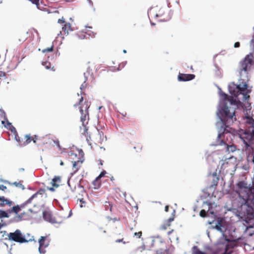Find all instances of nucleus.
Segmentation results:
<instances>
[{
    "label": "nucleus",
    "instance_id": "obj_1",
    "mask_svg": "<svg viewBox=\"0 0 254 254\" xmlns=\"http://www.w3.org/2000/svg\"><path fill=\"white\" fill-rule=\"evenodd\" d=\"M254 66L253 53H250L239 63L238 66L240 76L239 83L235 84L234 82H232L228 86L229 92L233 96L229 100L230 104L235 106V109L242 108L244 111L246 112L247 119L249 117L248 112H250L251 110V104L249 102L244 104L239 100L238 96L240 94L243 96V101H247L250 99V96L249 94L252 92V86H249L248 82L250 78V72Z\"/></svg>",
    "mask_w": 254,
    "mask_h": 254
},
{
    "label": "nucleus",
    "instance_id": "obj_2",
    "mask_svg": "<svg viewBox=\"0 0 254 254\" xmlns=\"http://www.w3.org/2000/svg\"><path fill=\"white\" fill-rule=\"evenodd\" d=\"M218 89V93L221 96L220 99L219 104L217 107V111L216 112L217 117L218 121L216 123V126L218 127H222V126L224 125V121L227 120L228 123H233L234 121H236V115L235 113V109H231L227 106V102H229V100L233 96L230 94L229 96L227 94L224 92L221 88L217 86ZM226 129L222 128L220 129L219 131L221 134L223 131H224Z\"/></svg>",
    "mask_w": 254,
    "mask_h": 254
},
{
    "label": "nucleus",
    "instance_id": "obj_3",
    "mask_svg": "<svg viewBox=\"0 0 254 254\" xmlns=\"http://www.w3.org/2000/svg\"><path fill=\"white\" fill-rule=\"evenodd\" d=\"M234 190L243 200L241 202V211L233 209V211L236 216L242 218L245 215V211L248 209L249 202L252 198L251 195L254 193V187H252L250 184L248 185L244 181H240L236 183Z\"/></svg>",
    "mask_w": 254,
    "mask_h": 254
},
{
    "label": "nucleus",
    "instance_id": "obj_4",
    "mask_svg": "<svg viewBox=\"0 0 254 254\" xmlns=\"http://www.w3.org/2000/svg\"><path fill=\"white\" fill-rule=\"evenodd\" d=\"M248 119L251 127L244 131L245 136L241 138L246 147L248 161H251L254 164V119L250 116Z\"/></svg>",
    "mask_w": 254,
    "mask_h": 254
},
{
    "label": "nucleus",
    "instance_id": "obj_5",
    "mask_svg": "<svg viewBox=\"0 0 254 254\" xmlns=\"http://www.w3.org/2000/svg\"><path fill=\"white\" fill-rule=\"evenodd\" d=\"M224 125L222 126V128L226 129L224 131H223V132L221 133L219 131H220V129H221V127L216 126L218 130V136L217 139L215 143H212L211 145L212 146H223L224 148L226 150V151L228 153L233 152L236 150V146L235 145H229L227 144L224 141L225 135L228 133H232L233 131H234V129L230 127V126L232 123H227V120L224 121Z\"/></svg>",
    "mask_w": 254,
    "mask_h": 254
},
{
    "label": "nucleus",
    "instance_id": "obj_6",
    "mask_svg": "<svg viewBox=\"0 0 254 254\" xmlns=\"http://www.w3.org/2000/svg\"><path fill=\"white\" fill-rule=\"evenodd\" d=\"M8 238H5L4 239H8L10 241H14L20 244L31 242L34 241V237L32 236L31 238L29 240H26L24 235L22 234L21 231L17 229L14 232H10L7 234Z\"/></svg>",
    "mask_w": 254,
    "mask_h": 254
},
{
    "label": "nucleus",
    "instance_id": "obj_7",
    "mask_svg": "<svg viewBox=\"0 0 254 254\" xmlns=\"http://www.w3.org/2000/svg\"><path fill=\"white\" fill-rule=\"evenodd\" d=\"M228 244L221 241L219 239L215 246H206L204 249L208 251L210 254H226V249Z\"/></svg>",
    "mask_w": 254,
    "mask_h": 254
},
{
    "label": "nucleus",
    "instance_id": "obj_8",
    "mask_svg": "<svg viewBox=\"0 0 254 254\" xmlns=\"http://www.w3.org/2000/svg\"><path fill=\"white\" fill-rule=\"evenodd\" d=\"M208 224L209 225L214 224V228L215 229L222 234V237L220 239L221 240L222 242L228 244L229 239L227 236L224 234V232L226 231V229L225 226L223 225V222L221 219L220 218H218L216 220L208 221Z\"/></svg>",
    "mask_w": 254,
    "mask_h": 254
},
{
    "label": "nucleus",
    "instance_id": "obj_9",
    "mask_svg": "<svg viewBox=\"0 0 254 254\" xmlns=\"http://www.w3.org/2000/svg\"><path fill=\"white\" fill-rule=\"evenodd\" d=\"M47 237L46 236H41L39 240V247L38 248L39 252L40 254H45L46 253V251L43 249L42 248H47L49 246V243H45L44 242L46 240Z\"/></svg>",
    "mask_w": 254,
    "mask_h": 254
},
{
    "label": "nucleus",
    "instance_id": "obj_10",
    "mask_svg": "<svg viewBox=\"0 0 254 254\" xmlns=\"http://www.w3.org/2000/svg\"><path fill=\"white\" fill-rule=\"evenodd\" d=\"M43 218L44 220L52 224L57 223L55 218L53 217L52 213L48 211L44 210L43 211Z\"/></svg>",
    "mask_w": 254,
    "mask_h": 254
},
{
    "label": "nucleus",
    "instance_id": "obj_11",
    "mask_svg": "<svg viewBox=\"0 0 254 254\" xmlns=\"http://www.w3.org/2000/svg\"><path fill=\"white\" fill-rule=\"evenodd\" d=\"M195 75L193 74L179 73L178 76V79L179 81H188L193 79Z\"/></svg>",
    "mask_w": 254,
    "mask_h": 254
},
{
    "label": "nucleus",
    "instance_id": "obj_12",
    "mask_svg": "<svg viewBox=\"0 0 254 254\" xmlns=\"http://www.w3.org/2000/svg\"><path fill=\"white\" fill-rule=\"evenodd\" d=\"M25 213H17L15 216L11 218L8 220V223H18L22 221Z\"/></svg>",
    "mask_w": 254,
    "mask_h": 254
},
{
    "label": "nucleus",
    "instance_id": "obj_13",
    "mask_svg": "<svg viewBox=\"0 0 254 254\" xmlns=\"http://www.w3.org/2000/svg\"><path fill=\"white\" fill-rule=\"evenodd\" d=\"M61 182V178L60 176H55L52 180L51 182L53 187L58 188L59 186L58 183Z\"/></svg>",
    "mask_w": 254,
    "mask_h": 254
},
{
    "label": "nucleus",
    "instance_id": "obj_14",
    "mask_svg": "<svg viewBox=\"0 0 254 254\" xmlns=\"http://www.w3.org/2000/svg\"><path fill=\"white\" fill-rule=\"evenodd\" d=\"M0 201H2V202L0 203V205L2 207H3L5 204L11 206L13 203L11 200L5 198L3 196H0Z\"/></svg>",
    "mask_w": 254,
    "mask_h": 254
},
{
    "label": "nucleus",
    "instance_id": "obj_15",
    "mask_svg": "<svg viewBox=\"0 0 254 254\" xmlns=\"http://www.w3.org/2000/svg\"><path fill=\"white\" fill-rule=\"evenodd\" d=\"M80 112L81 113L80 121L82 122L83 127L85 126V121L86 120V116L88 117V113L87 112L86 114H84L83 110L82 107L80 108Z\"/></svg>",
    "mask_w": 254,
    "mask_h": 254
},
{
    "label": "nucleus",
    "instance_id": "obj_16",
    "mask_svg": "<svg viewBox=\"0 0 254 254\" xmlns=\"http://www.w3.org/2000/svg\"><path fill=\"white\" fill-rule=\"evenodd\" d=\"M9 214L14 213L15 214H17V213L20 211V209L19 207V205L17 204L16 205L13 206L12 207L7 209Z\"/></svg>",
    "mask_w": 254,
    "mask_h": 254
},
{
    "label": "nucleus",
    "instance_id": "obj_17",
    "mask_svg": "<svg viewBox=\"0 0 254 254\" xmlns=\"http://www.w3.org/2000/svg\"><path fill=\"white\" fill-rule=\"evenodd\" d=\"M62 30L64 31L65 34H66V35L68 34V30L73 31V29L71 27V25L69 23H65L62 27Z\"/></svg>",
    "mask_w": 254,
    "mask_h": 254
},
{
    "label": "nucleus",
    "instance_id": "obj_18",
    "mask_svg": "<svg viewBox=\"0 0 254 254\" xmlns=\"http://www.w3.org/2000/svg\"><path fill=\"white\" fill-rule=\"evenodd\" d=\"M9 216L10 215L8 210H4L2 209H0V219L9 218Z\"/></svg>",
    "mask_w": 254,
    "mask_h": 254
},
{
    "label": "nucleus",
    "instance_id": "obj_19",
    "mask_svg": "<svg viewBox=\"0 0 254 254\" xmlns=\"http://www.w3.org/2000/svg\"><path fill=\"white\" fill-rule=\"evenodd\" d=\"M1 124L4 126L5 127H6L7 129H8L9 130H10L11 131V132L12 133H13L14 134L17 133L16 128L13 126H11L10 127H8L7 126H5V122L4 121H2Z\"/></svg>",
    "mask_w": 254,
    "mask_h": 254
},
{
    "label": "nucleus",
    "instance_id": "obj_20",
    "mask_svg": "<svg viewBox=\"0 0 254 254\" xmlns=\"http://www.w3.org/2000/svg\"><path fill=\"white\" fill-rule=\"evenodd\" d=\"M9 184H10L11 185H14L16 187L21 188L22 190H24L25 189V187L20 182H14L12 183H9Z\"/></svg>",
    "mask_w": 254,
    "mask_h": 254
},
{
    "label": "nucleus",
    "instance_id": "obj_21",
    "mask_svg": "<svg viewBox=\"0 0 254 254\" xmlns=\"http://www.w3.org/2000/svg\"><path fill=\"white\" fill-rule=\"evenodd\" d=\"M91 70L90 69V67H88L86 72L84 73V81L83 82L84 83H86V81L88 80V75H87V74H89L90 73Z\"/></svg>",
    "mask_w": 254,
    "mask_h": 254
},
{
    "label": "nucleus",
    "instance_id": "obj_22",
    "mask_svg": "<svg viewBox=\"0 0 254 254\" xmlns=\"http://www.w3.org/2000/svg\"><path fill=\"white\" fill-rule=\"evenodd\" d=\"M83 161H84V159H82V160H81V159H80V160H78L77 162L74 161V162L73 163L72 167H73V168H76V171L74 172V173H75V172H76L78 170V169H79V168L77 167V163H79V162H80V163H82L83 162Z\"/></svg>",
    "mask_w": 254,
    "mask_h": 254
},
{
    "label": "nucleus",
    "instance_id": "obj_23",
    "mask_svg": "<svg viewBox=\"0 0 254 254\" xmlns=\"http://www.w3.org/2000/svg\"><path fill=\"white\" fill-rule=\"evenodd\" d=\"M250 46L251 49L253 50L252 53L254 54V34L253 36V38L250 41Z\"/></svg>",
    "mask_w": 254,
    "mask_h": 254
},
{
    "label": "nucleus",
    "instance_id": "obj_24",
    "mask_svg": "<svg viewBox=\"0 0 254 254\" xmlns=\"http://www.w3.org/2000/svg\"><path fill=\"white\" fill-rule=\"evenodd\" d=\"M0 116L1 118H3L4 120H7V118L5 112L2 109H0Z\"/></svg>",
    "mask_w": 254,
    "mask_h": 254
},
{
    "label": "nucleus",
    "instance_id": "obj_25",
    "mask_svg": "<svg viewBox=\"0 0 254 254\" xmlns=\"http://www.w3.org/2000/svg\"><path fill=\"white\" fill-rule=\"evenodd\" d=\"M42 65H43V66H44L46 67V69H50V67H51V63H50V62H47V61L44 62H42Z\"/></svg>",
    "mask_w": 254,
    "mask_h": 254
},
{
    "label": "nucleus",
    "instance_id": "obj_26",
    "mask_svg": "<svg viewBox=\"0 0 254 254\" xmlns=\"http://www.w3.org/2000/svg\"><path fill=\"white\" fill-rule=\"evenodd\" d=\"M11 223H8V221L7 222H3L2 220H1V222H0V229H1L2 227H5L7 225L10 224Z\"/></svg>",
    "mask_w": 254,
    "mask_h": 254
},
{
    "label": "nucleus",
    "instance_id": "obj_27",
    "mask_svg": "<svg viewBox=\"0 0 254 254\" xmlns=\"http://www.w3.org/2000/svg\"><path fill=\"white\" fill-rule=\"evenodd\" d=\"M172 13V12L171 10H169V14H168L167 18L166 19L164 18L163 19H160L159 21H167L169 20L171 18Z\"/></svg>",
    "mask_w": 254,
    "mask_h": 254
},
{
    "label": "nucleus",
    "instance_id": "obj_28",
    "mask_svg": "<svg viewBox=\"0 0 254 254\" xmlns=\"http://www.w3.org/2000/svg\"><path fill=\"white\" fill-rule=\"evenodd\" d=\"M207 212L204 209H202L199 212V215L201 217H205L206 216Z\"/></svg>",
    "mask_w": 254,
    "mask_h": 254
},
{
    "label": "nucleus",
    "instance_id": "obj_29",
    "mask_svg": "<svg viewBox=\"0 0 254 254\" xmlns=\"http://www.w3.org/2000/svg\"><path fill=\"white\" fill-rule=\"evenodd\" d=\"M53 51V47L52 46L51 47L47 48L46 49L43 50L42 52L44 53L46 52H51Z\"/></svg>",
    "mask_w": 254,
    "mask_h": 254
},
{
    "label": "nucleus",
    "instance_id": "obj_30",
    "mask_svg": "<svg viewBox=\"0 0 254 254\" xmlns=\"http://www.w3.org/2000/svg\"><path fill=\"white\" fill-rule=\"evenodd\" d=\"M126 64H127V62H123V63H121L119 65V67H118L117 70L118 71H120L121 69V68H123L125 66Z\"/></svg>",
    "mask_w": 254,
    "mask_h": 254
},
{
    "label": "nucleus",
    "instance_id": "obj_31",
    "mask_svg": "<svg viewBox=\"0 0 254 254\" xmlns=\"http://www.w3.org/2000/svg\"><path fill=\"white\" fill-rule=\"evenodd\" d=\"M203 204H206L208 206V210L212 208V203L208 201H204Z\"/></svg>",
    "mask_w": 254,
    "mask_h": 254
},
{
    "label": "nucleus",
    "instance_id": "obj_32",
    "mask_svg": "<svg viewBox=\"0 0 254 254\" xmlns=\"http://www.w3.org/2000/svg\"><path fill=\"white\" fill-rule=\"evenodd\" d=\"M93 186H95V189H98L101 185L99 183H98V182H97L95 180H94L93 182Z\"/></svg>",
    "mask_w": 254,
    "mask_h": 254
},
{
    "label": "nucleus",
    "instance_id": "obj_33",
    "mask_svg": "<svg viewBox=\"0 0 254 254\" xmlns=\"http://www.w3.org/2000/svg\"><path fill=\"white\" fill-rule=\"evenodd\" d=\"M45 192V190L44 189H40L38 191H37V193L38 194L43 195Z\"/></svg>",
    "mask_w": 254,
    "mask_h": 254
},
{
    "label": "nucleus",
    "instance_id": "obj_34",
    "mask_svg": "<svg viewBox=\"0 0 254 254\" xmlns=\"http://www.w3.org/2000/svg\"><path fill=\"white\" fill-rule=\"evenodd\" d=\"M0 234H1V238H3L4 236H7L8 233H7L6 231H0Z\"/></svg>",
    "mask_w": 254,
    "mask_h": 254
},
{
    "label": "nucleus",
    "instance_id": "obj_35",
    "mask_svg": "<svg viewBox=\"0 0 254 254\" xmlns=\"http://www.w3.org/2000/svg\"><path fill=\"white\" fill-rule=\"evenodd\" d=\"M106 174V171L105 170L102 171L99 175L98 176V178H103L105 176V174Z\"/></svg>",
    "mask_w": 254,
    "mask_h": 254
},
{
    "label": "nucleus",
    "instance_id": "obj_36",
    "mask_svg": "<svg viewBox=\"0 0 254 254\" xmlns=\"http://www.w3.org/2000/svg\"><path fill=\"white\" fill-rule=\"evenodd\" d=\"M26 203H25V202H24V203L21 204L20 205H19V209H20V211H21V210L22 209V208H23L25 207V206L26 205Z\"/></svg>",
    "mask_w": 254,
    "mask_h": 254
},
{
    "label": "nucleus",
    "instance_id": "obj_37",
    "mask_svg": "<svg viewBox=\"0 0 254 254\" xmlns=\"http://www.w3.org/2000/svg\"><path fill=\"white\" fill-rule=\"evenodd\" d=\"M5 122L6 121V125L5 124V126H7L8 127H10L11 126H12V124L11 123H10L8 121V119H7V120H4Z\"/></svg>",
    "mask_w": 254,
    "mask_h": 254
},
{
    "label": "nucleus",
    "instance_id": "obj_38",
    "mask_svg": "<svg viewBox=\"0 0 254 254\" xmlns=\"http://www.w3.org/2000/svg\"><path fill=\"white\" fill-rule=\"evenodd\" d=\"M141 235H142V232L141 231L139 232H135L134 233V236H138V238H140L141 237Z\"/></svg>",
    "mask_w": 254,
    "mask_h": 254
},
{
    "label": "nucleus",
    "instance_id": "obj_39",
    "mask_svg": "<svg viewBox=\"0 0 254 254\" xmlns=\"http://www.w3.org/2000/svg\"><path fill=\"white\" fill-rule=\"evenodd\" d=\"M54 142L57 145V147L59 149H61V146H60V144L59 141L58 140H54Z\"/></svg>",
    "mask_w": 254,
    "mask_h": 254
},
{
    "label": "nucleus",
    "instance_id": "obj_40",
    "mask_svg": "<svg viewBox=\"0 0 254 254\" xmlns=\"http://www.w3.org/2000/svg\"><path fill=\"white\" fill-rule=\"evenodd\" d=\"M240 43L239 42H235L234 45V47L235 48H239V47H240Z\"/></svg>",
    "mask_w": 254,
    "mask_h": 254
},
{
    "label": "nucleus",
    "instance_id": "obj_41",
    "mask_svg": "<svg viewBox=\"0 0 254 254\" xmlns=\"http://www.w3.org/2000/svg\"><path fill=\"white\" fill-rule=\"evenodd\" d=\"M83 101V97H81V98L79 99L78 103L77 104H74V106L76 107L77 105H80Z\"/></svg>",
    "mask_w": 254,
    "mask_h": 254
},
{
    "label": "nucleus",
    "instance_id": "obj_42",
    "mask_svg": "<svg viewBox=\"0 0 254 254\" xmlns=\"http://www.w3.org/2000/svg\"><path fill=\"white\" fill-rule=\"evenodd\" d=\"M58 23H64L65 20L64 17H62V18H60L58 20Z\"/></svg>",
    "mask_w": 254,
    "mask_h": 254
},
{
    "label": "nucleus",
    "instance_id": "obj_43",
    "mask_svg": "<svg viewBox=\"0 0 254 254\" xmlns=\"http://www.w3.org/2000/svg\"><path fill=\"white\" fill-rule=\"evenodd\" d=\"M79 202H81V204L80 205V207L81 208L83 207V206L82 204L85 203V201L84 200V199L83 198L79 199Z\"/></svg>",
    "mask_w": 254,
    "mask_h": 254
},
{
    "label": "nucleus",
    "instance_id": "obj_44",
    "mask_svg": "<svg viewBox=\"0 0 254 254\" xmlns=\"http://www.w3.org/2000/svg\"><path fill=\"white\" fill-rule=\"evenodd\" d=\"M6 76V73L4 71L0 70V77H5Z\"/></svg>",
    "mask_w": 254,
    "mask_h": 254
},
{
    "label": "nucleus",
    "instance_id": "obj_45",
    "mask_svg": "<svg viewBox=\"0 0 254 254\" xmlns=\"http://www.w3.org/2000/svg\"><path fill=\"white\" fill-rule=\"evenodd\" d=\"M6 187L3 185H0V190H2L3 191H4L6 189Z\"/></svg>",
    "mask_w": 254,
    "mask_h": 254
},
{
    "label": "nucleus",
    "instance_id": "obj_46",
    "mask_svg": "<svg viewBox=\"0 0 254 254\" xmlns=\"http://www.w3.org/2000/svg\"><path fill=\"white\" fill-rule=\"evenodd\" d=\"M87 86L86 83H84V82L81 84L80 86V89L81 90H82L83 88H86Z\"/></svg>",
    "mask_w": 254,
    "mask_h": 254
},
{
    "label": "nucleus",
    "instance_id": "obj_47",
    "mask_svg": "<svg viewBox=\"0 0 254 254\" xmlns=\"http://www.w3.org/2000/svg\"><path fill=\"white\" fill-rule=\"evenodd\" d=\"M98 133H99V135H100V139L101 140H103L102 139V137H104V133L102 132V131H98Z\"/></svg>",
    "mask_w": 254,
    "mask_h": 254
},
{
    "label": "nucleus",
    "instance_id": "obj_48",
    "mask_svg": "<svg viewBox=\"0 0 254 254\" xmlns=\"http://www.w3.org/2000/svg\"><path fill=\"white\" fill-rule=\"evenodd\" d=\"M47 189L51 191H54L55 190V189L54 188V187H47Z\"/></svg>",
    "mask_w": 254,
    "mask_h": 254
},
{
    "label": "nucleus",
    "instance_id": "obj_49",
    "mask_svg": "<svg viewBox=\"0 0 254 254\" xmlns=\"http://www.w3.org/2000/svg\"><path fill=\"white\" fill-rule=\"evenodd\" d=\"M33 199H32V198L30 197H29L26 201H25V203H26V204H29V203H30L32 201Z\"/></svg>",
    "mask_w": 254,
    "mask_h": 254
},
{
    "label": "nucleus",
    "instance_id": "obj_50",
    "mask_svg": "<svg viewBox=\"0 0 254 254\" xmlns=\"http://www.w3.org/2000/svg\"><path fill=\"white\" fill-rule=\"evenodd\" d=\"M14 135H15V139L18 142L20 141V138L18 135V133H16Z\"/></svg>",
    "mask_w": 254,
    "mask_h": 254
},
{
    "label": "nucleus",
    "instance_id": "obj_51",
    "mask_svg": "<svg viewBox=\"0 0 254 254\" xmlns=\"http://www.w3.org/2000/svg\"><path fill=\"white\" fill-rule=\"evenodd\" d=\"M78 152H79V155H81L82 156V157H83L84 152H83V150L81 149H80L78 150Z\"/></svg>",
    "mask_w": 254,
    "mask_h": 254
},
{
    "label": "nucleus",
    "instance_id": "obj_52",
    "mask_svg": "<svg viewBox=\"0 0 254 254\" xmlns=\"http://www.w3.org/2000/svg\"><path fill=\"white\" fill-rule=\"evenodd\" d=\"M213 177H216V184L217 183V181H218L219 180V177H217V174L216 172L213 173Z\"/></svg>",
    "mask_w": 254,
    "mask_h": 254
},
{
    "label": "nucleus",
    "instance_id": "obj_53",
    "mask_svg": "<svg viewBox=\"0 0 254 254\" xmlns=\"http://www.w3.org/2000/svg\"><path fill=\"white\" fill-rule=\"evenodd\" d=\"M62 197L64 199H65L68 198L69 197V196L67 194H64V195L62 194Z\"/></svg>",
    "mask_w": 254,
    "mask_h": 254
},
{
    "label": "nucleus",
    "instance_id": "obj_54",
    "mask_svg": "<svg viewBox=\"0 0 254 254\" xmlns=\"http://www.w3.org/2000/svg\"><path fill=\"white\" fill-rule=\"evenodd\" d=\"M116 243L123 242L124 244H126V242H123V239H117V240L116 241Z\"/></svg>",
    "mask_w": 254,
    "mask_h": 254
},
{
    "label": "nucleus",
    "instance_id": "obj_55",
    "mask_svg": "<svg viewBox=\"0 0 254 254\" xmlns=\"http://www.w3.org/2000/svg\"><path fill=\"white\" fill-rule=\"evenodd\" d=\"M87 0L88 2V3L90 5V6H91V7H93V3L92 1L91 0Z\"/></svg>",
    "mask_w": 254,
    "mask_h": 254
},
{
    "label": "nucleus",
    "instance_id": "obj_56",
    "mask_svg": "<svg viewBox=\"0 0 254 254\" xmlns=\"http://www.w3.org/2000/svg\"><path fill=\"white\" fill-rule=\"evenodd\" d=\"M162 9H160V11H159V13L158 14H156V17H158L159 16H162L163 15L162 13Z\"/></svg>",
    "mask_w": 254,
    "mask_h": 254
},
{
    "label": "nucleus",
    "instance_id": "obj_57",
    "mask_svg": "<svg viewBox=\"0 0 254 254\" xmlns=\"http://www.w3.org/2000/svg\"><path fill=\"white\" fill-rule=\"evenodd\" d=\"M32 140V139L31 137V138H29V139H27L26 140V144H28V143H30V142Z\"/></svg>",
    "mask_w": 254,
    "mask_h": 254
},
{
    "label": "nucleus",
    "instance_id": "obj_58",
    "mask_svg": "<svg viewBox=\"0 0 254 254\" xmlns=\"http://www.w3.org/2000/svg\"><path fill=\"white\" fill-rule=\"evenodd\" d=\"M37 195L38 194L37 193V192L36 193H35L34 194H33L31 196V197L32 198V199H33L34 198L36 197L37 196Z\"/></svg>",
    "mask_w": 254,
    "mask_h": 254
},
{
    "label": "nucleus",
    "instance_id": "obj_59",
    "mask_svg": "<svg viewBox=\"0 0 254 254\" xmlns=\"http://www.w3.org/2000/svg\"><path fill=\"white\" fill-rule=\"evenodd\" d=\"M206 235H207L208 237L210 238V232L209 231V229L208 228L206 231Z\"/></svg>",
    "mask_w": 254,
    "mask_h": 254
},
{
    "label": "nucleus",
    "instance_id": "obj_60",
    "mask_svg": "<svg viewBox=\"0 0 254 254\" xmlns=\"http://www.w3.org/2000/svg\"><path fill=\"white\" fill-rule=\"evenodd\" d=\"M169 205H166L165 207V211L166 212H168L169 211Z\"/></svg>",
    "mask_w": 254,
    "mask_h": 254
},
{
    "label": "nucleus",
    "instance_id": "obj_61",
    "mask_svg": "<svg viewBox=\"0 0 254 254\" xmlns=\"http://www.w3.org/2000/svg\"><path fill=\"white\" fill-rule=\"evenodd\" d=\"M214 224H212V225H211V226H209L208 228L209 229H215V228H214Z\"/></svg>",
    "mask_w": 254,
    "mask_h": 254
},
{
    "label": "nucleus",
    "instance_id": "obj_62",
    "mask_svg": "<svg viewBox=\"0 0 254 254\" xmlns=\"http://www.w3.org/2000/svg\"><path fill=\"white\" fill-rule=\"evenodd\" d=\"M213 155H214V154H212V155H210L208 156V158H207V159L208 160H210V159L212 158L213 157Z\"/></svg>",
    "mask_w": 254,
    "mask_h": 254
},
{
    "label": "nucleus",
    "instance_id": "obj_63",
    "mask_svg": "<svg viewBox=\"0 0 254 254\" xmlns=\"http://www.w3.org/2000/svg\"><path fill=\"white\" fill-rule=\"evenodd\" d=\"M78 187L81 189L82 190H81V191H82V190L83 191L84 190V189H83V187L82 186H81V185L80 184H78Z\"/></svg>",
    "mask_w": 254,
    "mask_h": 254
},
{
    "label": "nucleus",
    "instance_id": "obj_64",
    "mask_svg": "<svg viewBox=\"0 0 254 254\" xmlns=\"http://www.w3.org/2000/svg\"><path fill=\"white\" fill-rule=\"evenodd\" d=\"M37 136L36 135H35V138H33V139H32V140H33V142H34V143H36V140H37Z\"/></svg>",
    "mask_w": 254,
    "mask_h": 254
}]
</instances>
